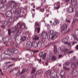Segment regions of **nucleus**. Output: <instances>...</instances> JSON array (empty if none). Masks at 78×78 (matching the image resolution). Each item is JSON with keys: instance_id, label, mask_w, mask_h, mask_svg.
<instances>
[{"instance_id": "23", "label": "nucleus", "mask_w": 78, "mask_h": 78, "mask_svg": "<svg viewBox=\"0 0 78 78\" xmlns=\"http://www.w3.org/2000/svg\"><path fill=\"white\" fill-rule=\"evenodd\" d=\"M13 65V64H12L11 65H10L9 66H3V69H8V68H9V67H12V66Z\"/></svg>"}, {"instance_id": "16", "label": "nucleus", "mask_w": 78, "mask_h": 78, "mask_svg": "<svg viewBox=\"0 0 78 78\" xmlns=\"http://www.w3.org/2000/svg\"><path fill=\"white\" fill-rule=\"evenodd\" d=\"M71 5L73 6H78V4L76 2V0H71Z\"/></svg>"}, {"instance_id": "22", "label": "nucleus", "mask_w": 78, "mask_h": 78, "mask_svg": "<svg viewBox=\"0 0 78 78\" xmlns=\"http://www.w3.org/2000/svg\"><path fill=\"white\" fill-rule=\"evenodd\" d=\"M16 43L17 44H20L21 43V37H18L16 40Z\"/></svg>"}, {"instance_id": "48", "label": "nucleus", "mask_w": 78, "mask_h": 78, "mask_svg": "<svg viewBox=\"0 0 78 78\" xmlns=\"http://www.w3.org/2000/svg\"><path fill=\"white\" fill-rule=\"evenodd\" d=\"M30 53L32 55H33V54H34V51H30Z\"/></svg>"}, {"instance_id": "62", "label": "nucleus", "mask_w": 78, "mask_h": 78, "mask_svg": "<svg viewBox=\"0 0 78 78\" xmlns=\"http://www.w3.org/2000/svg\"><path fill=\"white\" fill-rule=\"evenodd\" d=\"M25 12H26V11H22V13L23 14H25Z\"/></svg>"}, {"instance_id": "21", "label": "nucleus", "mask_w": 78, "mask_h": 78, "mask_svg": "<svg viewBox=\"0 0 78 78\" xmlns=\"http://www.w3.org/2000/svg\"><path fill=\"white\" fill-rule=\"evenodd\" d=\"M59 21L58 20L56 19L55 20V21L54 22L53 24V25L55 26V25H57L58 24H59Z\"/></svg>"}, {"instance_id": "30", "label": "nucleus", "mask_w": 78, "mask_h": 78, "mask_svg": "<svg viewBox=\"0 0 78 78\" xmlns=\"http://www.w3.org/2000/svg\"><path fill=\"white\" fill-rule=\"evenodd\" d=\"M65 74V72L64 71H61V72L60 73V75L61 76H63Z\"/></svg>"}, {"instance_id": "26", "label": "nucleus", "mask_w": 78, "mask_h": 78, "mask_svg": "<svg viewBox=\"0 0 78 78\" xmlns=\"http://www.w3.org/2000/svg\"><path fill=\"white\" fill-rule=\"evenodd\" d=\"M30 56L28 54L26 55L25 57L26 58V59H27V61H28V60L30 59Z\"/></svg>"}, {"instance_id": "54", "label": "nucleus", "mask_w": 78, "mask_h": 78, "mask_svg": "<svg viewBox=\"0 0 78 78\" xmlns=\"http://www.w3.org/2000/svg\"><path fill=\"white\" fill-rule=\"evenodd\" d=\"M66 22H68V23H70L71 22L69 20H66Z\"/></svg>"}, {"instance_id": "40", "label": "nucleus", "mask_w": 78, "mask_h": 78, "mask_svg": "<svg viewBox=\"0 0 78 78\" xmlns=\"http://www.w3.org/2000/svg\"><path fill=\"white\" fill-rule=\"evenodd\" d=\"M39 55L40 58H42L43 56V52H41L39 53Z\"/></svg>"}, {"instance_id": "58", "label": "nucleus", "mask_w": 78, "mask_h": 78, "mask_svg": "<svg viewBox=\"0 0 78 78\" xmlns=\"http://www.w3.org/2000/svg\"><path fill=\"white\" fill-rule=\"evenodd\" d=\"M0 16H2V17H4V15H3V14H0Z\"/></svg>"}, {"instance_id": "29", "label": "nucleus", "mask_w": 78, "mask_h": 78, "mask_svg": "<svg viewBox=\"0 0 78 78\" xmlns=\"http://www.w3.org/2000/svg\"><path fill=\"white\" fill-rule=\"evenodd\" d=\"M54 53H56L57 52V49H56V46H54Z\"/></svg>"}, {"instance_id": "43", "label": "nucleus", "mask_w": 78, "mask_h": 78, "mask_svg": "<svg viewBox=\"0 0 78 78\" xmlns=\"http://www.w3.org/2000/svg\"><path fill=\"white\" fill-rule=\"evenodd\" d=\"M52 59L54 60H56V57L53 56L52 57Z\"/></svg>"}, {"instance_id": "32", "label": "nucleus", "mask_w": 78, "mask_h": 78, "mask_svg": "<svg viewBox=\"0 0 78 78\" xmlns=\"http://www.w3.org/2000/svg\"><path fill=\"white\" fill-rule=\"evenodd\" d=\"M47 56V53H44L43 56V57L42 59L45 60L46 58V56Z\"/></svg>"}, {"instance_id": "11", "label": "nucleus", "mask_w": 78, "mask_h": 78, "mask_svg": "<svg viewBox=\"0 0 78 78\" xmlns=\"http://www.w3.org/2000/svg\"><path fill=\"white\" fill-rule=\"evenodd\" d=\"M49 33H50L49 35V38L51 40L53 39L54 37V34H53L54 33V31L53 30H51L49 32Z\"/></svg>"}, {"instance_id": "4", "label": "nucleus", "mask_w": 78, "mask_h": 78, "mask_svg": "<svg viewBox=\"0 0 78 78\" xmlns=\"http://www.w3.org/2000/svg\"><path fill=\"white\" fill-rule=\"evenodd\" d=\"M17 27H18V25H16L15 27L14 28L12 29L11 30L9 29L8 30V33L9 36H11V33H15L16 34V31H18L19 32V31H21V33L22 32V30H20L17 28Z\"/></svg>"}, {"instance_id": "10", "label": "nucleus", "mask_w": 78, "mask_h": 78, "mask_svg": "<svg viewBox=\"0 0 78 78\" xmlns=\"http://www.w3.org/2000/svg\"><path fill=\"white\" fill-rule=\"evenodd\" d=\"M2 23V28L3 29H5V28H6V26L7 25V22L6 21H1L0 20V23Z\"/></svg>"}, {"instance_id": "57", "label": "nucleus", "mask_w": 78, "mask_h": 78, "mask_svg": "<svg viewBox=\"0 0 78 78\" xmlns=\"http://www.w3.org/2000/svg\"><path fill=\"white\" fill-rule=\"evenodd\" d=\"M11 62L9 61V62H8L6 63V64H11Z\"/></svg>"}, {"instance_id": "7", "label": "nucleus", "mask_w": 78, "mask_h": 78, "mask_svg": "<svg viewBox=\"0 0 78 78\" xmlns=\"http://www.w3.org/2000/svg\"><path fill=\"white\" fill-rule=\"evenodd\" d=\"M16 25H18L17 28L18 29L20 30H20L19 29V28H21V29H22V30H23V29H24L25 28V27H26L25 24L23 23H17Z\"/></svg>"}, {"instance_id": "41", "label": "nucleus", "mask_w": 78, "mask_h": 78, "mask_svg": "<svg viewBox=\"0 0 78 78\" xmlns=\"http://www.w3.org/2000/svg\"><path fill=\"white\" fill-rule=\"evenodd\" d=\"M26 39H27V38H26V37L24 36L22 38V41H25L26 40Z\"/></svg>"}, {"instance_id": "64", "label": "nucleus", "mask_w": 78, "mask_h": 78, "mask_svg": "<svg viewBox=\"0 0 78 78\" xmlns=\"http://www.w3.org/2000/svg\"><path fill=\"white\" fill-rule=\"evenodd\" d=\"M37 52H38V50H36L34 51V53H37Z\"/></svg>"}, {"instance_id": "49", "label": "nucleus", "mask_w": 78, "mask_h": 78, "mask_svg": "<svg viewBox=\"0 0 78 78\" xmlns=\"http://www.w3.org/2000/svg\"><path fill=\"white\" fill-rule=\"evenodd\" d=\"M4 44L5 45V46L7 47V46H8L9 45V44L6 43L5 42H4Z\"/></svg>"}, {"instance_id": "46", "label": "nucleus", "mask_w": 78, "mask_h": 78, "mask_svg": "<svg viewBox=\"0 0 78 78\" xmlns=\"http://www.w3.org/2000/svg\"><path fill=\"white\" fill-rule=\"evenodd\" d=\"M21 13L19 12L18 14V16L19 17H22V15H21V14H20Z\"/></svg>"}, {"instance_id": "42", "label": "nucleus", "mask_w": 78, "mask_h": 78, "mask_svg": "<svg viewBox=\"0 0 78 78\" xmlns=\"http://www.w3.org/2000/svg\"><path fill=\"white\" fill-rule=\"evenodd\" d=\"M11 59H12V60H13V61H16V60H17L18 61H20V58H17L16 60L15 58H11Z\"/></svg>"}, {"instance_id": "47", "label": "nucleus", "mask_w": 78, "mask_h": 78, "mask_svg": "<svg viewBox=\"0 0 78 78\" xmlns=\"http://www.w3.org/2000/svg\"><path fill=\"white\" fill-rule=\"evenodd\" d=\"M75 33L77 35H78V30H76L75 31Z\"/></svg>"}, {"instance_id": "38", "label": "nucleus", "mask_w": 78, "mask_h": 78, "mask_svg": "<svg viewBox=\"0 0 78 78\" xmlns=\"http://www.w3.org/2000/svg\"><path fill=\"white\" fill-rule=\"evenodd\" d=\"M73 37H74V39H75V40H76V41H78V38H77V39H76V38H77V37H76V36L73 34Z\"/></svg>"}, {"instance_id": "33", "label": "nucleus", "mask_w": 78, "mask_h": 78, "mask_svg": "<svg viewBox=\"0 0 78 78\" xmlns=\"http://www.w3.org/2000/svg\"><path fill=\"white\" fill-rule=\"evenodd\" d=\"M18 68L16 67L14 69L12 70V72L13 73H14L15 72H16V71L17 70Z\"/></svg>"}, {"instance_id": "56", "label": "nucleus", "mask_w": 78, "mask_h": 78, "mask_svg": "<svg viewBox=\"0 0 78 78\" xmlns=\"http://www.w3.org/2000/svg\"><path fill=\"white\" fill-rule=\"evenodd\" d=\"M73 24H72V25H73L75 23V20H73Z\"/></svg>"}, {"instance_id": "35", "label": "nucleus", "mask_w": 78, "mask_h": 78, "mask_svg": "<svg viewBox=\"0 0 78 78\" xmlns=\"http://www.w3.org/2000/svg\"><path fill=\"white\" fill-rule=\"evenodd\" d=\"M43 73V71L42 70H39L37 71V74H41L42 73Z\"/></svg>"}, {"instance_id": "13", "label": "nucleus", "mask_w": 78, "mask_h": 78, "mask_svg": "<svg viewBox=\"0 0 78 78\" xmlns=\"http://www.w3.org/2000/svg\"><path fill=\"white\" fill-rule=\"evenodd\" d=\"M67 41L68 40L67 38H64L62 40V42L63 43H64V44H67V45H70L71 44H70V42H67Z\"/></svg>"}, {"instance_id": "9", "label": "nucleus", "mask_w": 78, "mask_h": 78, "mask_svg": "<svg viewBox=\"0 0 78 78\" xmlns=\"http://www.w3.org/2000/svg\"><path fill=\"white\" fill-rule=\"evenodd\" d=\"M39 27V24L37 22H36L35 23V30L34 32L36 33V31H37V33H39L40 32V28H37Z\"/></svg>"}, {"instance_id": "19", "label": "nucleus", "mask_w": 78, "mask_h": 78, "mask_svg": "<svg viewBox=\"0 0 78 78\" xmlns=\"http://www.w3.org/2000/svg\"><path fill=\"white\" fill-rule=\"evenodd\" d=\"M59 34L57 32H55L54 34V37L53 39H51V40H52V41H54V39H55V38H57V37L59 36Z\"/></svg>"}, {"instance_id": "59", "label": "nucleus", "mask_w": 78, "mask_h": 78, "mask_svg": "<svg viewBox=\"0 0 78 78\" xmlns=\"http://www.w3.org/2000/svg\"><path fill=\"white\" fill-rule=\"evenodd\" d=\"M27 6H24V9L26 11L27 10Z\"/></svg>"}, {"instance_id": "2", "label": "nucleus", "mask_w": 78, "mask_h": 78, "mask_svg": "<svg viewBox=\"0 0 78 78\" xmlns=\"http://www.w3.org/2000/svg\"><path fill=\"white\" fill-rule=\"evenodd\" d=\"M46 74L47 76H50V78H55L57 77V73L55 70L51 71L49 70L46 72Z\"/></svg>"}, {"instance_id": "51", "label": "nucleus", "mask_w": 78, "mask_h": 78, "mask_svg": "<svg viewBox=\"0 0 78 78\" xmlns=\"http://www.w3.org/2000/svg\"><path fill=\"white\" fill-rule=\"evenodd\" d=\"M70 63L67 62L66 63V66H69V65H70Z\"/></svg>"}, {"instance_id": "5", "label": "nucleus", "mask_w": 78, "mask_h": 78, "mask_svg": "<svg viewBox=\"0 0 78 78\" xmlns=\"http://www.w3.org/2000/svg\"><path fill=\"white\" fill-rule=\"evenodd\" d=\"M67 28V24H64L62 28V32H63V33H67V31H70L72 30V28H71L69 29L68 30L66 31Z\"/></svg>"}, {"instance_id": "24", "label": "nucleus", "mask_w": 78, "mask_h": 78, "mask_svg": "<svg viewBox=\"0 0 78 78\" xmlns=\"http://www.w3.org/2000/svg\"><path fill=\"white\" fill-rule=\"evenodd\" d=\"M26 45L27 47H30V45H31V46H32V44L31 42L28 41Z\"/></svg>"}, {"instance_id": "27", "label": "nucleus", "mask_w": 78, "mask_h": 78, "mask_svg": "<svg viewBox=\"0 0 78 78\" xmlns=\"http://www.w3.org/2000/svg\"><path fill=\"white\" fill-rule=\"evenodd\" d=\"M37 45V47H39V48L41 47V46H42V42L40 41H38Z\"/></svg>"}, {"instance_id": "18", "label": "nucleus", "mask_w": 78, "mask_h": 78, "mask_svg": "<svg viewBox=\"0 0 78 78\" xmlns=\"http://www.w3.org/2000/svg\"><path fill=\"white\" fill-rule=\"evenodd\" d=\"M73 11H74V8L72 7H69L68 9V12L69 14L73 12Z\"/></svg>"}, {"instance_id": "60", "label": "nucleus", "mask_w": 78, "mask_h": 78, "mask_svg": "<svg viewBox=\"0 0 78 78\" xmlns=\"http://www.w3.org/2000/svg\"><path fill=\"white\" fill-rule=\"evenodd\" d=\"M73 61H74V60H75V59H76V57L75 56H74L73 58Z\"/></svg>"}, {"instance_id": "61", "label": "nucleus", "mask_w": 78, "mask_h": 78, "mask_svg": "<svg viewBox=\"0 0 78 78\" xmlns=\"http://www.w3.org/2000/svg\"><path fill=\"white\" fill-rule=\"evenodd\" d=\"M62 56L61 55H59L58 56V58H61Z\"/></svg>"}, {"instance_id": "14", "label": "nucleus", "mask_w": 78, "mask_h": 78, "mask_svg": "<svg viewBox=\"0 0 78 78\" xmlns=\"http://www.w3.org/2000/svg\"><path fill=\"white\" fill-rule=\"evenodd\" d=\"M41 35L43 38H48V35L45 32H43L41 33Z\"/></svg>"}, {"instance_id": "37", "label": "nucleus", "mask_w": 78, "mask_h": 78, "mask_svg": "<svg viewBox=\"0 0 78 78\" xmlns=\"http://www.w3.org/2000/svg\"><path fill=\"white\" fill-rule=\"evenodd\" d=\"M45 25L47 27L48 30H50V26L47 23L45 24Z\"/></svg>"}, {"instance_id": "36", "label": "nucleus", "mask_w": 78, "mask_h": 78, "mask_svg": "<svg viewBox=\"0 0 78 78\" xmlns=\"http://www.w3.org/2000/svg\"><path fill=\"white\" fill-rule=\"evenodd\" d=\"M62 51L63 52H64V53H67V52L69 51V49L67 48L66 49H63L62 50Z\"/></svg>"}, {"instance_id": "44", "label": "nucleus", "mask_w": 78, "mask_h": 78, "mask_svg": "<svg viewBox=\"0 0 78 78\" xmlns=\"http://www.w3.org/2000/svg\"><path fill=\"white\" fill-rule=\"evenodd\" d=\"M75 16V17H78V11H77L76 12Z\"/></svg>"}, {"instance_id": "50", "label": "nucleus", "mask_w": 78, "mask_h": 78, "mask_svg": "<svg viewBox=\"0 0 78 78\" xmlns=\"http://www.w3.org/2000/svg\"><path fill=\"white\" fill-rule=\"evenodd\" d=\"M0 74L1 76H3L4 75L3 73L2 72H0Z\"/></svg>"}, {"instance_id": "25", "label": "nucleus", "mask_w": 78, "mask_h": 78, "mask_svg": "<svg viewBox=\"0 0 78 78\" xmlns=\"http://www.w3.org/2000/svg\"><path fill=\"white\" fill-rule=\"evenodd\" d=\"M26 71V69H23L21 73L20 72H19V73H18L17 74V75L18 74V75H17V76H19V75H20V73L21 74H22V73H24V72H25Z\"/></svg>"}, {"instance_id": "8", "label": "nucleus", "mask_w": 78, "mask_h": 78, "mask_svg": "<svg viewBox=\"0 0 78 78\" xmlns=\"http://www.w3.org/2000/svg\"><path fill=\"white\" fill-rule=\"evenodd\" d=\"M21 33H22L21 31H19H19H16V35H12L11 36V39H12V40H13V39H16L17 36H19V34Z\"/></svg>"}, {"instance_id": "1", "label": "nucleus", "mask_w": 78, "mask_h": 78, "mask_svg": "<svg viewBox=\"0 0 78 78\" xmlns=\"http://www.w3.org/2000/svg\"><path fill=\"white\" fill-rule=\"evenodd\" d=\"M6 2V0H0V10L2 12H4L6 11L8 8V7L7 5L5 4Z\"/></svg>"}, {"instance_id": "15", "label": "nucleus", "mask_w": 78, "mask_h": 78, "mask_svg": "<svg viewBox=\"0 0 78 78\" xmlns=\"http://www.w3.org/2000/svg\"><path fill=\"white\" fill-rule=\"evenodd\" d=\"M5 15L7 17H11L12 16V12L7 11L5 12Z\"/></svg>"}, {"instance_id": "12", "label": "nucleus", "mask_w": 78, "mask_h": 78, "mask_svg": "<svg viewBox=\"0 0 78 78\" xmlns=\"http://www.w3.org/2000/svg\"><path fill=\"white\" fill-rule=\"evenodd\" d=\"M18 19V18L16 16L14 18H12L9 19L8 20V22L10 23H11L15 21V20H17Z\"/></svg>"}, {"instance_id": "45", "label": "nucleus", "mask_w": 78, "mask_h": 78, "mask_svg": "<svg viewBox=\"0 0 78 78\" xmlns=\"http://www.w3.org/2000/svg\"><path fill=\"white\" fill-rule=\"evenodd\" d=\"M28 33H29V31H28L25 32L24 33V34H25V35H27V34H28Z\"/></svg>"}, {"instance_id": "53", "label": "nucleus", "mask_w": 78, "mask_h": 78, "mask_svg": "<svg viewBox=\"0 0 78 78\" xmlns=\"http://www.w3.org/2000/svg\"><path fill=\"white\" fill-rule=\"evenodd\" d=\"M8 37H6L5 38L3 41H4V42H6V41H5V40H6V39H8Z\"/></svg>"}, {"instance_id": "34", "label": "nucleus", "mask_w": 78, "mask_h": 78, "mask_svg": "<svg viewBox=\"0 0 78 78\" xmlns=\"http://www.w3.org/2000/svg\"><path fill=\"white\" fill-rule=\"evenodd\" d=\"M34 40H36V41H37L39 40V37L35 35L34 37L33 38Z\"/></svg>"}, {"instance_id": "63", "label": "nucleus", "mask_w": 78, "mask_h": 78, "mask_svg": "<svg viewBox=\"0 0 78 78\" xmlns=\"http://www.w3.org/2000/svg\"><path fill=\"white\" fill-rule=\"evenodd\" d=\"M21 78H25V76L24 75L21 76Z\"/></svg>"}, {"instance_id": "6", "label": "nucleus", "mask_w": 78, "mask_h": 78, "mask_svg": "<svg viewBox=\"0 0 78 78\" xmlns=\"http://www.w3.org/2000/svg\"><path fill=\"white\" fill-rule=\"evenodd\" d=\"M18 5H19L16 4V2L12 1H11L10 2V6L12 8H17L20 5L19 4H18Z\"/></svg>"}, {"instance_id": "52", "label": "nucleus", "mask_w": 78, "mask_h": 78, "mask_svg": "<svg viewBox=\"0 0 78 78\" xmlns=\"http://www.w3.org/2000/svg\"><path fill=\"white\" fill-rule=\"evenodd\" d=\"M40 11H41V12H44V9H40Z\"/></svg>"}, {"instance_id": "31", "label": "nucleus", "mask_w": 78, "mask_h": 78, "mask_svg": "<svg viewBox=\"0 0 78 78\" xmlns=\"http://www.w3.org/2000/svg\"><path fill=\"white\" fill-rule=\"evenodd\" d=\"M13 52H14V53L15 54H17V53H18L19 51L16 49H13Z\"/></svg>"}, {"instance_id": "17", "label": "nucleus", "mask_w": 78, "mask_h": 78, "mask_svg": "<svg viewBox=\"0 0 78 78\" xmlns=\"http://www.w3.org/2000/svg\"><path fill=\"white\" fill-rule=\"evenodd\" d=\"M22 12V9L20 8L17 9L15 10V14H18V13L20 12L21 13Z\"/></svg>"}, {"instance_id": "20", "label": "nucleus", "mask_w": 78, "mask_h": 78, "mask_svg": "<svg viewBox=\"0 0 78 78\" xmlns=\"http://www.w3.org/2000/svg\"><path fill=\"white\" fill-rule=\"evenodd\" d=\"M32 46H33V47L36 48L37 47V43L36 41H34L32 43Z\"/></svg>"}, {"instance_id": "3", "label": "nucleus", "mask_w": 78, "mask_h": 78, "mask_svg": "<svg viewBox=\"0 0 78 78\" xmlns=\"http://www.w3.org/2000/svg\"><path fill=\"white\" fill-rule=\"evenodd\" d=\"M11 50V49H10L5 51L4 53H3L1 55V57L4 56V58H8L12 57V56L13 55V53Z\"/></svg>"}, {"instance_id": "28", "label": "nucleus", "mask_w": 78, "mask_h": 78, "mask_svg": "<svg viewBox=\"0 0 78 78\" xmlns=\"http://www.w3.org/2000/svg\"><path fill=\"white\" fill-rule=\"evenodd\" d=\"M71 67L73 69H75L76 68V65H75L74 63L71 62Z\"/></svg>"}, {"instance_id": "55", "label": "nucleus", "mask_w": 78, "mask_h": 78, "mask_svg": "<svg viewBox=\"0 0 78 78\" xmlns=\"http://www.w3.org/2000/svg\"><path fill=\"white\" fill-rule=\"evenodd\" d=\"M76 43H78V42H73L72 43V45H74V44H76Z\"/></svg>"}, {"instance_id": "39", "label": "nucleus", "mask_w": 78, "mask_h": 78, "mask_svg": "<svg viewBox=\"0 0 78 78\" xmlns=\"http://www.w3.org/2000/svg\"><path fill=\"white\" fill-rule=\"evenodd\" d=\"M35 68H34V67H33L32 69L31 73H35Z\"/></svg>"}]
</instances>
